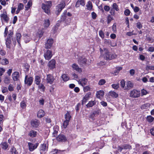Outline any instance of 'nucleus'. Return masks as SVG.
I'll return each mask as SVG.
<instances>
[{
    "mask_svg": "<svg viewBox=\"0 0 154 154\" xmlns=\"http://www.w3.org/2000/svg\"><path fill=\"white\" fill-rule=\"evenodd\" d=\"M100 50L101 54L103 55L104 58L105 60H111L116 57V54H112L106 48L102 50L100 48Z\"/></svg>",
    "mask_w": 154,
    "mask_h": 154,
    "instance_id": "nucleus-1",
    "label": "nucleus"
},
{
    "mask_svg": "<svg viewBox=\"0 0 154 154\" xmlns=\"http://www.w3.org/2000/svg\"><path fill=\"white\" fill-rule=\"evenodd\" d=\"M51 6V2L50 1H46L45 4L42 5V8L45 13L48 14L50 12V8Z\"/></svg>",
    "mask_w": 154,
    "mask_h": 154,
    "instance_id": "nucleus-2",
    "label": "nucleus"
},
{
    "mask_svg": "<svg viewBox=\"0 0 154 154\" xmlns=\"http://www.w3.org/2000/svg\"><path fill=\"white\" fill-rule=\"evenodd\" d=\"M71 118V116L69 112H67L65 115V120L64 121L63 127L66 128L69 125V122Z\"/></svg>",
    "mask_w": 154,
    "mask_h": 154,
    "instance_id": "nucleus-3",
    "label": "nucleus"
},
{
    "mask_svg": "<svg viewBox=\"0 0 154 154\" xmlns=\"http://www.w3.org/2000/svg\"><path fill=\"white\" fill-rule=\"evenodd\" d=\"M65 6V2L63 1H62L60 4H58L56 8V14L58 15L60 12L61 11L63 8Z\"/></svg>",
    "mask_w": 154,
    "mask_h": 154,
    "instance_id": "nucleus-4",
    "label": "nucleus"
},
{
    "mask_svg": "<svg viewBox=\"0 0 154 154\" xmlns=\"http://www.w3.org/2000/svg\"><path fill=\"white\" fill-rule=\"evenodd\" d=\"M140 94V91H137L136 89H133L130 92V95L131 97L136 98L139 97Z\"/></svg>",
    "mask_w": 154,
    "mask_h": 154,
    "instance_id": "nucleus-5",
    "label": "nucleus"
},
{
    "mask_svg": "<svg viewBox=\"0 0 154 154\" xmlns=\"http://www.w3.org/2000/svg\"><path fill=\"white\" fill-rule=\"evenodd\" d=\"M33 80L32 77L28 76V75H26L25 78V83L28 86H30L32 83Z\"/></svg>",
    "mask_w": 154,
    "mask_h": 154,
    "instance_id": "nucleus-6",
    "label": "nucleus"
},
{
    "mask_svg": "<svg viewBox=\"0 0 154 154\" xmlns=\"http://www.w3.org/2000/svg\"><path fill=\"white\" fill-rule=\"evenodd\" d=\"M48 66L50 69H53L56 67V61L55 60L52 59L50 61L48 64Z\"/></svg>",
    "mask_w": 154,
    "mask_h": 154,
    "instance_id": "nucleus-7",
    "label": "nucleus"
},
{
    "mask_svg": "<svg viewBox=\"0 0 154 154\" xmlns=\"http://www.w3.org/2000/svg\"><path fill=\"white\" fill-rule=\"evenodd\" d=\"M44 56L46 60H49L51 59L52 56V51L49 50H47L44 53Z\"/></svg>",
    "mask_w": 154,
    "mask_h": 154,
    "instance_id": "nucleus-8",
    "label": "nucleus"
},
{
    "mask_svg": "<svg viewBox=\"0 0 154 154\" xmlns=\"http://www.w3.org/2000/svg\"><path fill=\"white\" fill-rule=\"evenodd\" d=\"M54 41L52 39H48L45 44V47L46 49H50Z\"/></svg>",
    "mask_w": 154,
    "mask_h": 154,
    "instance_id": "nucleus-9",
    "label": "nucleus"
},
{
    "mask_svg": "<svg viewBox=\"0 0 154 154\" xmlns=\"http://www.w3.org/2000/svg\"><path fill=\"white\" fill-rule=\"evenodd\" d=\"M55 80V79L53 75L50 74H49L47 75L46 80L47 83L52 84Z\"/></svg>",
    "mask_w": 154,
    "mask_h": 154,
    "instance_id": "nucleus-10",
    "label": "nucleus"
},
{
    "mask_svg": "<svg viewBox=\"0 0 154 154\" xmlns=\"http://www.w3.org/2000/svg\"><path fill=\"white\" fill-rule=\"evenodd\" d=\"M38 145V143L34 144L31 143H28V146L29 151H32L37 148Z\"/></svg>",
    "mask_w": 154,
    "mask_h": 154,
    "instance_id": "nucleus-11",
    "label": "nucleus"
},
{
    "mask_svg": "<svg viewBox=\"0 0 154 154\" xmlns=\"http://www.w3.org/2000/svg\"><path fill=\"white\" fill-rule=\"evenodd\" d=\"M56 140L58 141L65 142L67 139L65 136L63 134H60L56 137Z\"/></svg>",
    "mask_w": 154,
    "mask_h": 154,
    "instance_id": "nucleus-12",
    "label": "nucleus"
},
{
    "mask_svg": "<svg viewBox=\"0 0 154 154\" xmlns=\"http://www.w3.org/2000/svg\"><path fill=\"white\" fill-rule=\"evenodd\" d=\"M131 148V146L128 144L124 145H123L122 147H120V146L118 147V150L120 152H121L123 149H130Z\"/></svg>",
    "mask_w": 154,
    "mask_h": 154,
    "instance_id": "nucleus-13",
    "label": "nucleus"
},
{
    "mask_svg": "<svg viewBox=\"0 0 154 154\" xmlns=\"http://www.w3.org/2000/svg\"><path fill=\"white\" fill-rule=\"evenodd\" d=\"M19 76V72H15L12 74V78L14 81L18 80Z\"/></svg>",
    "mask_w": 154,
    "mask_h": 154,
    "instance_id": "nucleus-14",
    "label": "nucleus"
},
{
    "mask_svg": "<svg viewBox=\"0 0 154 154\" xmlns=\"http://www.w3.org/2000/svg\"><path fill=\"white\" fill-rule=\"evenodd\" d=\"M1 17L2 19L4 20L7 23L8 22L9 20V18L8 16L7 13L6 12H5L3 14H1Z\"/></svg>",
    "mask_w": 154,
    "mask_h": 154,
    "instance_id": "nucleus-15",
    "label": "nucleus"
},
{
    "mask_svg": "<svg viewBox=\"0 0 154 154\" xmlns=\"http://www.w3.org/2000/svg\"><path fill=\"white\" fill-rule=\"evenodd\" d=\"M88 82V80L85 78H82L79 79L78 81L79 83L82 86H83L86 85Z\"/></svg>",
    "mask_w": 154,
    "mask_h": 154,
    "instance_id": "nucleus-16",
    "label": "nucleus"
},
{
    "mask_svg": "<svg viewBox=\"0 0 154 154\" xmlns=\"http://www.w3.org/2000/svg\"><path fill=\"white\" fill-rule=\"evenodd\" d=\"M91 95V93L90 92H88L85 95L84 97V98L82 100V105H83L85 103L86 101L89 99L90 98V96Z\"/></svg>",
    "mask_w": 154,
    "mask_h": 154,
    "instance_id": "nucleus-17",
    "label": "nucleus"
},
{
    "mask_svg": "<svg viewBox=\"0 0 154 154\" xmlns=\"http://www.w3.org/2000/svg\"><path fill=\"white\" fill-rule=\"evenodd\" d=\"M72 67L74 70H76L78 72H82L81 69L79 68L78 66L75 63L73 64Z\"/></svg>",
    "mask_w": 154,
    "mask_h": 154,
    "instance_id": "nucleus-18",
    "label": "nucleus"
},
{
    "mask_svg": "<svg viewBox=\"0 0 154 154\" xmlns=\"http://www.w3.org/2000/svg\"><path fill=\"white\" fill-rule=\"evenodd\" d=\"M104 95V92L102 90H100L97 92L96 94V97L100 99L103 97Z\"/></svg>",
    "mask_w": 154,
    "mask_h": 154,
    "instance_id": "nucleus-19",
    "label": "nucleus"
},
{
    "mask_svg": "<svg viewBox=\"0 0 154 154\" xmlns=\"http://www.w3.org/2000/svg\"><path fill=\"white\" fill-rule=\"evenodd\" d=\"M85 4V0H78L76 3L75 6L76 7H79L80 5L84 6Z\"/></svg>",
    "mask_w": 154,
    "mask_h": 154,
    "instance_id": "nucleus-20",
    "label": "nucleus"
},
{
    "mask_svg": "<svg viewBox=\"0 0 154 154\" xmlns=\"http://www.w3.org/2000/svg\"><path fill=\"white\" fill-rule=\"evenodd\" d=\"M39 121L37 119L34 120L31 122V124L33 127H37L39 125Z\"/></svg>",
    "mask_w": 154,
    "mask_h": 154,
    "instance_id": "nucleus-21",
    "label": "nucleus"
},
{
    "mask_svg": "<svg viewBox=\"0 0 154 154\" xmlns=\"http://www.w3.org/2000/svg\"><path fill=\"white\" fill-rule=\"evenodd\" d=\"M86 61L87 59L84 57L80 58L79 60V63L81 65L85 64Z\"/></svg>",
    "mask_w": 154,
    "mask_h": 154,
    "instance_id": "nucleus-22",
    "label": "nucleus"
},
{
    "mask_svg": "<svg viewBox=\"0 0 154 154\" xmlns=\"http://www.w3.org/2000/svg\"><path fill=\"white\" fill-rule=\"evenodd\" d=\"M45 115V112L42 109H40L38 112L37 113V116L38 118H42Z\"/></svg>",
    "mask_w": 154,
    "mask_h": 154,
    "instance_id": "nucleus-23",
    "label": "nucleus"
},
{
    "mask_svg": "<svg viewBox=\"0 0 154 154\" xmlns=\"http://www.w3.org/2000/svg\"><path fill=\"white\" fill-rule=\"evenodd\" d=\"M127 86H125V90L128 89L133 88V84L130 81H128L126 83Z\"/></svg>",
    "mask_w": 154,
    "mask_h": 154,
    "instance_id": "nucleus-24",
    "label": "nucleus"
},
{
    "mask_svg": "<svg viewBox=\"0 0 154 154\" xmlns=\"http://www.w3.org/2000/svg\"><path fill=\"white\" fill-rule=\"evenodd\" d=\"M87 9L89 11H91L92 9L93 5L91 2L90 1H88L86 5Z\"/></svg>",
    "mask_w": 154,
    "mask_h": 154,
    "instance_id": "nucleus-25",
    "label": "nucleus"
},
{
    "mask_svg": "<svg viewBox=\"0 0 154 154\" xmlns=\"http://www.w3.org/2000/svg\"><path fill=\"white\" fill-rule=\"evenodd\" d=\"M24 5L22 3H19L18 5L17 10L16 11V14H18L20 11L23 9V8Z\"/></svg>",
    "mask_w": 154,
    "mask_h": 154,
    "instance_id": "nucleus-26",
    "label": "nucleus"
},
{
    "mask_svg": "<svg viewBox=\"0 0 154 154\" xmlns=\"http://www.w3.org/2000/svg\"><path fill=\"white\" fill-rule=\"evenodd\" d=\"M96 101L95 100L94 101H91L89 102L86 105L87 107H91L96 103Z\"/></svg>",
    "mask_w": 154,
    "mask_h": 154,
    "instance_id": "nucleus-27",
    "label": "nucleus"
},
{
    "mask_svg": "<svg viewBox=\"0 0 154 154\" xmlns=\"http://www.w3.org/2000/svg\"><path fill=\"white\" fill-rule=\"evenodd\" d=\"M0 62L2 65H6L8 64L9 61L6 58H3L1 60Z\"/></svg>",
    "mask_w": 154,
    "mask_h": 154,
    "instance_id": "nucleus-28",
    "label": "nucleus"
},
{
    "mask_svg": "<svg viewBox=\"0 0 154 154\" xmlns=\"http://www.w3.org/2000/svg\"><path fill=\"white\" fill-rule=\"evenodd\" d=\"M44 26L45 27L47 28L50 25V20L49 19H45L44 21Z\"/></svg>",
    "mask_w": 154,
    "mask_h": 154,
    "instance_id": "nucleus-29",
    "label": "nucleus"
},
{
    "mask_svg": "<svg viewBox=\"0 0 154 154\" xmlns=\"http://www.w3.org/2000/svg\"><path fill=\"white\" fill-rule=\"evenodd\" d=\"M36 132L35 131H31L29 132V136L32 137H35L36 135Z\"/></svg>",
    "mask_w": 154,
    "mask_h": 154,
    "instance_id": "nucleus-30",
    "label": "nucleus"
},
{
    "mask_svg": "<svg viewBox=\"0 0 154 154\" xmlns=\"http://www.w3.org/2000/svg\"><path fill=\"white\" fill-rule=\"evenodd\" d=\"M109 93L111 97L114 98H117L119 96L118 94L113 91H111L109 92Z\"/></svg>",
    "mask_w": 154,
    "mask_h": 154,
    "instance_id": "nucleus-31",
    "label": "nucleus"
},
{
    "mask_svg": "<svg viewBox=\"0 0 154 154\" xmlns=\"http://www.w3.org/2000/svg\"><path fill=\"white\" fill-rule=\"evenodd\" d=\"M24 39L26 43H27L30 41L31 38L29 35L25 34L24 35Z\"/></svg>",
    "mask_w": 154,
    "mask_h": 154,
    "instance_id": "nucleus-32",
    "label": "nucleus"
},
{
    "mask_svg": "<svg viewBox=\"0 0 154 154\" xmlns=\"http://www.w3.org/2000/svg\"><path fill=\"white\" fill-rule=\"evenodd\" d=\"M63 80L64 81H67L69 79V78L67 75L66 74H63L61 76Z\"/></svg>",
    "mask_w": 154,
    "mask_h": 154,
    "instance_id": "nucleus-33",
    "label": "nucleus"
},
{
    "mask_svg": "<svg viewBox=\"0 0 154 154\" xmlns=\"http://www.w3.org/2000/svg\"><path fill=\"white\" fill-rule=\"evenodd\" d=\"M32 6V2L31 0H29L26 6H25V10H28Z\"/></svg>",
    "mask_w": 154,
    "mask_h": 154,
    "instance_id": "nucleus-34",
    "label": "nucleus"
},
{
    "mask_svg": "<svg viewBox=\"0 0 154 154\" xmlns=\"http://www.w3.org/2000/svg\"><path fill=\"white\" fill-rule=\"evenodd\" d=\"M11 41L10 39V38H8L6 41V44L7 46V47L9 48H11L10 44L11 43Z\"/></svg>",
    "mask_w": 154,
    "mask_h": 154,
    "instance_id": "nucleus-35",
    "label": "nucleus"
},
{
    "mask_svg": "<svg viewBox=\"0 0 154 154\" xmlns=\"http://www.w3.org/2000/svg\"><path fill=\"white\" fill-rule=\"evenodd\" d=\"M2 149L5 150L8 147V144L6 142H2L1 144Z\"/></svg>",
    "mask_w": 154,
    "mask_h": 154,
    "instance_id": "nucleus-36",
    "label": "nucleus"
},
{
    "mask_svg": "<svg viewBox=\"0 0 154 154\" xmlns=\"http://www.w3.org/2000/svg\"><path fill=\"white\" fill-rule=\"evenodd\" d=\"M26 102L25 100H23L20 103V106L23 109H24L26 106Z\"/></svg>",
    "mask_w": 154,
    "mask_h": 154,
    "instance_id": "nucleus-37",
    "label": "nucleus"
},
{
    "mask_svg": "<svg viewBox=\"0 0 154 154\" xmlns=\"http://www.w3.org/2000/svg\"><path fill=\"white\" fill-rule=\"evenodd\" d=\"M35 81L37 85H38L39 84L40 82V79L39 76H35Z\"/></svg>",
    "mask_w": 154,
    "mask_h": 154,
    "instance_id": "nucleus-38",
    "label": "nucleus"
},
{
    "mask_svg": "<svg viewBox=\"0 0 154 154\" xmlns=\"http://www.w3.org/2000/svg\"><path fill=\"white\" fill-rule=\"evenodd\" d=\"M21 37V34L20 33H17L16 34V40L19 44H20V40Z\"/></svg>",
    "mask_w": 154,
    "mask_h": 154,
    "instance_id": "nucleus-39",
    "label": "nucleus"
},
{
    "mask_svg": "<svg viewBox=\"0 0 154 154\" xmlns=\"http://www.w3.org/2000/svg\"><path fill=\"white\" fill-rule=\"evenodd\" d=\"M106 82L105 80L104 79H100L98 82V84L100 85H102Z\"/></svg>",
    "mask_w": 154,
    "mask_h": 154,
    "instance_id": "nucleus-40",
    "label": "nucleus"
},
{
    "mask_svg": "<svg viewBox=\"0 0 154 154\" xmlns=\"http://www.w3.org/2000/svg\"><path fill=\"white\" fill-rule=\"evenodd\" d=\"M4 82L6 84H8L10 82V78L8 77H5L4 80Z\"/></svg>",
    "mask_w": 154,
    "mask_h": 154,
    "instance_id": "nucleus-41",
    "label": "nucleus"
},
{
    "mask_svg": "<svg viewBox=\"0 0 154 154\" xmlns=\"http://www.w3.org/2000/svg\"><path fill=\"white\" fill-rule=\"evenodd\" d=\"M149 105L150 104L149 103H146L145 104L142 105L141 106V108L142 109H147L148 108V107L149 106Z\"/></svg>",
    "mask_w": 154,
    "mask_h": 154,
    "instance_id": "nucleus-42",
    "label": "nucleus"
},
{
    "mask_svg": "<svg viewBox=\"0 0 154 154\" xmlns=\"http://www.w3.org/2000/svg\"><path fill=\"white\" fill-rule=\"evenodd\" d=\"M148 93L146 90L144 89H143L141 90V94L142 96L146 95Z\"/></svg>",
    "mask_w": 154,
    "mask_h": 154,
    "instance_id": "nucleus-43",
    "label": "nucleus"
},
{
    "mask_svg": "<svg viewBox=\"0 0 154 154\" xmlns=\"http://www.w3.org/2000/svg\"><path fill=\"white\" fill-rule=\"evenodd\" d=\"M120 85L121 87L123 88H124L125 90V82L124 80H122L120 82Z\"/></svg>",
    "mask_w": 154,
    "mask_h": 154,
    "instance_id": "nucleus-44",
    "label": "nucleus"
},
{
    "mask_svg": "<svg viewBox=\"0 0 154 154\" xmlns=\"http://www.w3.org/2000/svg\"><path fill=\"white\" fill-rule=\"evenodd\" d=\"M154 119V118L152 117L151 116H148L147 117V120L150 122H151L153 121Z\"/></svg>",
    "mask_w": 154,
    "mask_h": 154,
    "instance_id": "nucleus-45",
    "label": "nucleus"
},
{
    "mask_svg": "<svg viewBox=\"0 0 154 154\" xmlns=\"http://www.w3.org/2000/svg\"><path fill=\"white\" fill-rule=\"evenodd\" d=\"M112 87L115 89H117L119 87V84H114L112 85Z\"/></svg>",
    "mask_w": 154,
    "mask_h": 154,
    "instance_id": "nucleus-46",
    "label": "nucleus"
},
{
    "mask_svg": "<svg viewBox=\"0 0 154 154\" xmlns=\"http://www.w3.org/2000/svg\"><path fill=\"white\" fill-rule=\"evenodd\" d=\"M112 8L113 9H115L116 11H119V9L118 8V6L116 3H114L112 5Z\"/></svg>",
    "mask_w": 154,
    "mask_h": 154,
    "instance_id": "nucleus-47",
    "label": "nucleus"
},
{
    "mask_svg": "<svg viewBox=\"0 0 154 154\" xmlns=\"http://www.w3.org/2000/svg\"><path fill=\"white\" fill-rule=\"evenodd\" d=\"M39 85L38 86V87L39 89L41 90L42 91H44V90H45V88L44 85L42 84H39Z\"/></svg>",
    "mask_w": 154,
    "mask_h": 154,
    "instance_id": "nucleus-48",
    "label": "nucleus"
},
{
    "mask_svg": "<svg viewBox=\"0 0 154 154\" xmlns=\"http://www.w3.org/2000/svg\"><path fill=\"white\" fill-rule=\"evenodd\" d=\"M47 148L46 144H43L41 145V149L43 151H45L46 150Z\"/></svg>",
    "mask_w": 154,
    "mask_h": 154,
    "instance_id": "nucleus-49",
    "label": "nucleus"
},
{
    "mask_svg": "<svg viewBox=\"0 0 154 154\" xmlns=\"http://www.w3.org/2000/svg\"><path fill=\"white\" fill-rule=\"evenodd\" d=\"M136 26L138 28L140 29L142 27V25L140 22H138L136 23Z\"/></svg>",
    "mask_w": 154,
    "mask_h": 154,
    "instance_id": "nucleus-50",
    "label": "nucleus"
},
{
    "mask_svg": "<svg viewBox=\"0 0 154 154\" xmlns=\"http://www.w3.org/2000/svg\"><path fill=\"white\" fill-rule=\"evenodd\" d=\"M99 34L100 36L103 39L104 38V34L102 30H100L99 31Z\"/></svg>",
    "mask_w": 154,
    "mask_h": 154,
    "instance_id": "nucleus-51",
    "label": "nucleus"
},
{
    "mask_svg": "<svg viewBox=\"0 0 154 154\" xmlns=\"http://www.w3.org/2000/svg\"><path fill=\"white\" fill-rule=\"evenodd\" d=\"M11 154H18V152L14 148H13L11 149Z\"/></svg>",
    "mask_w": 154,
    "mask_h": 154,
    "instance_id": "nucleus-52",
    "label": "nucleus"
},
{
    "mask_svg": "<svg viewBox=\"0 0 154 154\" xmlns=\"http://www.w3.org/2000/svg\"><path fill=\"white\" fill-rule=\"evenodd\" d=\"M92 17L93 19H95L97 17V14L94 12H92L91 14Z\"/></svg>",
    "mask_w": 154,
    "mask_h": 154,
    "instance_id": "nucleus-53",
    "label": "nucleus"
},
{
    "mask_svg": "<svg viewBox=\"0 0 154 154\" xmlns=\"http://www.w3.org/2000/svg\"><path fill=\"white\" fill-rule=\"evenodd\" d=\"M90 89V87L89 86H86L85 87H84L83 88L84 91V92H87L88 91H89Z\"/></svg>",
    "mask_w": 154,
    "mask_h": 154,
    "instance_id": "nucleus-54",
    "label": "nucleus"
},
{
    "mask_svg": "<svg viewBox=\"0 0 154 154\" xmlns=\"http://www.w3.org/2000/svg\"><path fill=\"white\" fill-rule=\"evenodd\" d=\"M8 89L10 91H12L14 90V87L11 84H10L8 87Z\"/></svg>",
    "mask_w": 154,
    "mask_h": 154,
    "instance_id": "nucleus-55",
    "label": "nucleus"
},
{
    "mask_svg": "<svg viewBox=\"0 0 154 154\" xmlns=\"http://www.w3.org/2000/svg\"><path fill=\"white\" fill-rule=\"evenodd\" d=\"M66 25L69 24L71 22V20L70 18L66 19L65 21Z\"/></svg>",
    "mask_w": 154,
    "mask_h": 154,
    "instance_id": "nucleus-56",
    "label": "nucleus"
},
{
    "mask_svg": "<svg viewBox=\"0 0 154 154\" xmlns=\"http://www.w3.org/2000/svg\"><path fill=\"white\" fill-rule=\"evenodd\" d=\"M2 91L3 93H6L8 92V88L6 87H3L2 88Z\"/></svg>",
    "mask_w": 154,
    "mask_h": 154,
    "instance_id": "nucleus-57",
    "label": "nucleus"
},
{
    "mask_svg": "<svg viewBox=\"0 0 154 154\" xmlns=\"http://www.w3.org/2000/svg\"><path fill=\"white\" fill-rule=\"evenodd\" d=\"M130 11L128 9L126 10L124 12L126 16H128L130 14Z\"/></svg>",
    "mask_w": 154,
    "mask_h": 154,
    "instance_id": "nucleus-58",
    "label": "nucleus"
},
{
    "mask_svg": "<svg viewBox=\"0 0 154 154\" xmlns=\"http://www.w3.org/2000/svg\"><path fill=\"white\" fill-rule=\"evenodd\" d=\"M104 10L106 11H108L110 10V7L107 5H105L104 8Z\"/></svg>",
    "mask_w": 154,
    "mask_h": 154,
    "instance_id": "nucleus-59",
    "label": "nucleus"
},
{
    "mask_svg": "<svg viewBox=\"0 0 154 154\" xmlns=\"http://www.w3.org/2000/svg\"><path fill=\"white\" fill-rule=\"evenodd\" d=\"M147 69L149 70H154V66H147Z\"/></svg>",
    "mask_w": 154,
    "mask_h": 154,
    "instance_id": "nucleus-60",
    "label": "nucleus"
},
{
    "mask_svg": "<svg viewBox=\"0 0 154 154\" xmlns=\"http://www.w3.org/2000/svg\"><path fill=\"white\" fill-rule=\"evenodd\" d=\"M0 54L2 56H4L6 54V52L4 50H0Z\"/></svg>",
    "mask_w": 154,
    "mask_h": 154,
    "instance_id": "nucleus-61",
    "label": "nucleus"
},
{
    "mask_svg": "<svg viewBox=\"0 0 154 154\" xmlns=\"http://www.w3.org/2000/svg\"><path fill=\"white\" fill-rule=\"evenodd\" d=\"M130 73L131 75H133L135 73V70L133 69H132L130 70Z\"/></svg>",
    "mask_w": 154,
    "mask_h": 154,
    "instance_id": "nucleus-62",
    "label": "nucleus"
},
{
    "mask_svg": "<svg viewBox=\"0 0 154 154\" xmlns=\"http://www.w3.org/2000/svg\"><path fill=\"white\" fill-rule=\"evenodd\" d=\"M148 51L151 52L154 51V47H150L148 48Z\"/></svg>",
    "mask_w": 154,
    "mask_h": 154,
    "instance_id": "nucleus-63",
    "label": "nucleus"
},
{
    "mask_svg": "<svg viewBox=\"0 0 154 154\" xmlns=\"http://www.w3.org/2000/svg\"><path fill=\"white\" fill-rule=\"evenodd\" d=\"M4 100V96L2 94H0V101L1 102H3Z\"/></svg>",
    "mask_w": 154,
    "mask_h": 154,
    "instance_id": "nucleus-64",
    "label": "nucleus"
}]
</instances>
